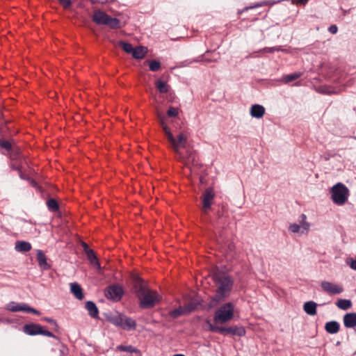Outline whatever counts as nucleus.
I'll return each mask as SVG.
<instances>
[{
	"instance_id": "f257e3e1",
	"label": "nucleus",
	"mask_w": 356,
	"mask_h": 356,
	"mask_svg": "<svg viewBox=\"0 0 356 356\" xmlns=\"http://www.w3.org/2000/svg\"><path fill=\"white\" fill-rule=\"evenodd\" d=\"M157 117L167 136L168 140L178 156L179 160L192 171V167L197 165V155L195 152L187 145V136L181 133L178 135L177 139L175 138L170 129L165 123V116L159 113Z\"/></svg>"
},
{
	"instance_id": "f03ea898",
	"label": "nucleus",
	"mask_w": 356,
	"mask_h": 356,
	"mask_svg": "<svg viewBox=\"0 0 356 356\" xmlns=\"http://www.w3.org/2000/svg\"><path fill=\"white\" fill-rule=\"evenodd\" d=\"M134 284L140 307L152 308L161 301V296L156 291L150 289L147 284L139 277L134 276Z\"/></svg>"
},
{
	"instance_id": "7ed1b4c3",
	"label": "nucleus",
	"mask_w": 356,
	"mask_h": 356,
	"mask_svg": "<svg viewBox=\"0 0 356 356\" xmlns=\"http://www.w3.org/2000/svg\"><path fill=\"white\" fill-rule=\"evenodd\" d=\"M213 277L216 291L214 297L210 302V307L216 306L219 302L228 297L233 286V280L227 274L216 272Z\"/></svg>"
},
{
	"instance_id": "20e7f679",
	"label": "nucleus",
	"mask_w": 356,
	"mask_h": 356,
	"mask_svg": "<svg viewBox=\"0 0 356 356\" xmlns=\"http://www.w3.org/2000/svg\"><path fill=\"white\" fill-rule=\"evenodd\" d=\"M106 319L114 325L125 330H134L136 327V321L123 314H111L106 316Z\"/></svg>"
},
{
	"instance_id": "39448f33",
	"label": "nucleus",
	"mask_w": 356,
	"mask_h": 356,
	"mask_svg": "<svg viewBox=\"0 0 356 356\" xmlns=\"http://www.w3.org/2000/svg\"><path fill=\"white\" fill-rule=\"evenodd\" d=\"M332 202L339 206L343 205L350 195L349 189L342 183H337L330 190Z\"/></svg>"
},
{
	"instance_id": "423d86ee",
	"label": "nucleus",
	"mask_w": 356,
	"mask_h": 356,
	"mask_svg": "<svg viewBox=\"0 0 356 356\" xmlns=\"http://www.w3.org/2000/svg\"><path fill=\"white\" fill-rule=\"evenodd\" d=\"M234 305L227 302L220 307L215 312L213 320L216 323H225L233 318Z\"/></svg>"
},
{
	"instance_id": "0eeeda50",
	"label": "nucleus",
	"mask_w": 356,
	"mask_h": 356,
	"mask_svg": "<svg viewBox=\"0 0 356 356\" xmlns=\"http://www.w3.org/2000/svg\"><path fill=\"white\" fill-rule=\"evenodd\" d=\"M92 20L97 24L107 25L111 29L120 28V22L118 19L111 17L105 12L100 10H97L94 12Z\"/></svg>"
},
{
	"instance_id": "6e6552de",
	"label": "nucleus",
	"mask_w": 356,
	"mask_h": 356,
	"mask_svg": "<svg viewBox=\"0 0 356 356\" xmlns=\"http://www.w3.org/2000/svg\"><path fill=\"white\" fill-rule=\"evenodd\" d=\"M311 224L307 221V216L302 213L299 216L298 223L293 222L289 225L288 229L292 234L307 235L310 230Z\"/></svg>"
},
{
	"instance_id": "1a4fd4ad",
	"label": "nucleus",
	"mask_w": 356,
	"mask_h": 356,
	"mask_svg": "<svg viewBox=\"0 0 356 356\" xmlns=\"http://www.w3.org/2000/svg\"><path fill=\"white\" fill-rule=\"evenodd\" d=\"M23 331L26 334L31 336L42 334L49 337L55 338V336L52 332L43 330L42 327L40 325L36 323L26 324L23 327Z\"/></svg>"
},
{
	"instance_id": "9d476101",
	"label": "nucleus",
	"mask_w": 356,
	"mask_h": 356,
	"mask_svg": "<svg viewBox=\"0 0 356 356\" xmlns=\"http://www.w3.org/2000/svg\"><path fill=\"white\" fill-rule=\"evenodd\" d=\"M323 291L329 295H338L343 291L342 284L328 281H323L321 283Z\"/></svg>"
},
{
	"instance_id": "9b49d317",
	"label": "nucleus",
	"mask_w": 356,
	"mask_h": 356,
	"mask_svg": "<svg viewBox=\"0 0 356 356\" xmlns=\"http://www.w3.org/2000/svg\"><path fill=\"white\" fill-rule=\"evenodd\" d=\"M6 309L13 312H24L28 313H32L35 315H40V312L38 310L29 307L28 305L25 303L18 304L14 302H11L6 305Z\"/></svg>"
},
{
	"instance_id": "f8f14e48",
	"label": "nucleus",
	"mask_w": 356,
	"mask_h": 356,
	"mask_svg": "<svg viewBox=\"0 0 356 356\" xmlns=\"http://www.w3.org/2000/svg\"><path fill=\"white\" fill-rule=\"evenodd\" d=\"M215 197V192L213 188H207L202 197V210L204 213H207V211L211 209V204Z\"/></svg>"
},
{
	"instance_id": "ddd939ff",
	"label": "nucleus",
	"mask_w": 356,
	"mask_h": 356,
	"mask_svg": "<svg viewBox=\"0 0 356 356\" xmlns=\"http://www.w3.org/2000/svg\"><path fill=\"white\" fill-rule=\"evenodd\" d=\"M105 296L108 299L119 300L122 296V289L118 286H111L105 290Z\"/></svg>"
},
{
	"instance_id": "4468645a",
	"label": "nucleus",
	"mask_w": 356,
	"mask_h": 356,
	"mask_svg": "<svg viewBox=\"0 0 356 356\" xmlns=\"http://www.w3.org/2000/svg\"><path fill=\"white\" fill-rule=\"evenodd\" d=\"M194 309H195V306H190L188 307H180L177 309L170 311L169 313V315L172 318H175L181 315L190 313L191 312H192Z\"/></svg>"
},
{
	"instance_id": "2eb2a0df",
	"label": "nucleus",
	"mask_w": 356,
	"mask_h": 356,
	"mask_svg": "<svg viewBox=\"0 0 356 356\" xmlns=\"http://www.w3.org/2000/svg\"><path fill=\"white\" fill-rule=\"evenodd\" d=\"M250 113L252 117L261 118L265 113V108L259 104H254L251 106Z\"/></svg>"
},
{
	"instance_id": "dca6fc26",
	"label": "nucleus",
	"mask_w": 356,
	"mask_h": 356,
	"mask_svg": "<svg viewBox=\"0 0 356 356\" xmlns=\"http://www.w3.org/2000/svg\"><path fill=\"white\" fill-rule=\"evenodd\" d=\"M344 326L348 328L356 326V313H348L343 316Z\"/></svg>"
},
{
	"instance_id": "f3484780",
	"label": "nucleus",
	"mask_w": 356,
	"mask_h": 356,
	"mask_svg": "<svg viewBox=\"0 0 356 356\" xmlns=\"http://www.w3.org/2000/svg\"><path fill=\"white\" fill-rule=\"evenodd\" d=\"M83 245L84 251L88 257V259L90 260L91 264L99 267V261H98L93 250L90 249L88 248V246L87 245V244L85 243H83Z\"/></svg>"
},
{
	"instance_id": "a211bd4d",
	"label": "nucleus",
	"mask_w": 356,
	"mask_h": 356,
	"mask_svg": "<svg viewBox=\"0 0 356 356\" xmlns=\"http://www.w3.org/2000/svg\"><path fill=\"white\" fill-rule=\"evenodd\" d=\"M316 307L317 304L314 301L306 302L303 305L305 312L310 316H314L316 314Z\"/></svg>"
},
{
	"instance_id": "6ab92c4d",
	"label": "nucleus",
	"mask_w": 356,
	"mask_h": 356,
	"mask_svg": "<svg viewBox=\"0 0 356 356\" xmlns=\"http://www.w3.org/2000/svg\"><path fill=\"white\" fill-rule=\"evenodd\" d=\"M37 259L40 267L43 270H47L50 266L47 262V258L42 250L37 251Z\"/></svg>"
},
{
	"instance_id": "aec40b11",
	"label": "nucleus",
	"mask_w": 356,
	"mask_h": 356,
	"mask_svg": "<svg viewBox=\"0 0 356 356\" xmlns=\"http://www.w3.org/2000/svg\"><path fill=\"white\" fill-rule=\"evenodd\" d=\"M86 309L88 311V313L92 318H98L99 310L93 302L87 301L86 302Z\"/></svg>"
},
{
	"instance_id": "412c9836",
	"label": "nucleus",
	"mask_w": 356,
	"mask_h": 356,
	"mask_svg": "<svg viewBox=\"0 0 356 356\" xmlns=\"http://www.w3.org/2000/svg\"><path fill=\"white\" fill-rule=\"evenodd\" d=\"M70 290L73 295L78 299L82 300L83 298V293L82 291V289L79 284L77 283H71L70 284Z\"/></svg>"
},
{
	"instance_id": "4be33fe9",
	"label": "nucleus",
	"mask_w": 356,
	"mask_h": 356,
	"mask_svg": "<svg viewBox=\"0 0 356 356\" xmlns=\"http://www.w3.org/2000/svg\"><path fill=\"white\" fill-rule=\"evenodd\" d=\"M147 54V49L144 47L140 46L134 48L132 51V56L136 59H142Z\"/></svg>"
},
{
	"instance_id": "5701e85b",
	"label": "nucleus",
	"mask_w": 356,
	"mask_h": 356,
	"mask_svg": "<svg viewBox=\"0 0 356 356\" xmlns=\"http://www.w3.org/2000/svg\"><path fill=\"white\" fill-rule=\"evenodd\" d=\"M339 327L337 321H330L325 324V329L330 334H336L339 332Z\"/></svg>"
},
{
	"instance_id": "b1692460",
	"label": "nucleus",
	"mask_w": 356,
	"mask_h": 356,
	"mask_svg": "<svg viewBox=\"0 0 356 356\" xmlns=\"http://www.w3.org/2000/svg\"><path fill=\"white\" fill-rule=\"evenodd\" d=\"M302 72H294L292 74H286V75L283 76L281 78L280 81H281V82H282L284 83H288L294 80L298 79V78H300L302 76Z\"/></svg>"
},
{
	"instance_id": "393cba45",
	"label": "nucleus",
	"mask_w": 356,
	"mask_h": 356,
	"mask_svg": "<svg viewBox=\"0 0 356 356\" xmlns=\"http://www.w3.org/2000/svg\"><path fill=\"white\" fill-rule=\"evenodd\" d=\"M31 249V245L26 241H17L15 243V250L18 252H25Z\"/></svg>"
},
{
	"instance_id": "a878e982",
	"label": "nucleus",
	"mask_w": 356,
	"mask_h": 356,
	"mask_svg": "<svg viewBox=\"0 0 356 356\" xmlns=\"http://www.w3.org/2000/svg\"><path fill=\"white\" fill-rule=\"evenodd\" d=\"M232 334V335H238L243 336L245 334V330L242 327H226V334Z\"/></svg>"
},
{
	"instance_id": "bb28decb",
	"label": "nucleus",
	"mask_w": 356,
	"mask_h": 356,
	"mask_svg": "<svg viewBox=\"0 0 356 356\" xmlns=\"http://www.w3.org/2000/svg\"><path fill=\"white\" fill-rule=\"evenodd\" d=\"M336 305L342 310H347L352 307V302L347 299H339L336 302Z\"/></svg>"
},
{
	"instance_id": "cd10ccee",
	"label": "nucleus",
	"mask_w": 356,
	"mask_h": 356,
	"mask_svg": "<svg viewBox=\"0 0 356 356\" xmlns=\"http://www.w3.org/2000/svg\"><path fill=\"white\" fill-rule=\"evenodd\" d=\"M156 86L161 93H166L168 92L169 86L161 80H157L156 81Z\"/></svg>"
},
{
	"instance_id": "c85d7f7f",
	"label": "nucleus",
	"mask_w": 356,
	"mask_h": 356,
	"mask_svg": "<svg viewBox=\"0 0 356 356\" xmlns=\"http://www.w3.org/2000/svg\"><path fill=\"white\" fill-rule=\"evenodd\" d=\"M117 350H120V351L131 353H140V350L138 349H137L136 348H135L132 346L120 345V346H117Z\"/></svg>"
},
{
	"instance_id": "c756f323",
	"label": "nucleus",
	"mask_w": 356,
	"mask_h": 356,
	"mask_svg": "<svg viewBox=\"0 0 356 356\" xmlns=\"http://www.w3.org/2000/svg\"><path fill=\"white\" fill-rule=\"evenodd\" d=\"M119 46L127 53L128 54H132L134 47L132 45L129 43L120 41L119 42Z\"/></svg>"
},
{
	"instance_id": "7c9ffc66",
	"label": "nucleus",
	"mask_w": 356,
	"mask_h": 356,
	"mask_svg": "<svg viewBox=\"0 0 356 356\" xmlns=\"http://www.w3.org/2000/svg\"><path fill=\"white\" fill-rule=\"evenodd\" d=\"M48 209L51 211H56L58 209V204L54 199H49L47 202Z\"/></svg>"
},
{
	"instance_id": "2f4dec72",
	"label": "nucleus",
	"mask_w": 356,
	"mask_h": 356,
	"mask_svg": "<svg viewBox=\"0 0 356 356\" xmlns=\"http://www.w3.org/2000/svg\"><path fill=\"white\" fill-rule=\"evenodd\" d=\"M149 69L152 72L158 71L161 67V63L155 60H151L149 64Z\"/></svg>"
},
{
	"instance_id": "473e14b6",
	"label": "nucleus",
	"mask_w": 356,
	"mask_h": 356,
	"mask_svg": "<svg viewBox=\"0 0 356 356\" xmlns=\"http://www.w3.org/2000/svg\"><path fill=\"white\" fill-rule=\"evenodd\" d=\"M11 167L13 168V169L18 170L19 172L20 177L22 179H24L23 175L21 172V170H22V165L21 163L18 165L17 163V162H15L14 160H13L12 163H11Z\"/></svg>"
},
{
	"instance_id": "72a5a7b5",
	"label": "nucleus",
	"mask_w": 356,
	"mask_h": 356,
	"mask_svg": "<svg viewBox=\"0 0 356 356\" xmlns=\"http://www.w3.org/2000/svg\"><path fill=\"white\" fill-rule=\"evenodd\" d=\"M346 263L352 269L356 270V259H354L352 257H348L346 260Z\"/></svg>"
},
{
	"instance_id": "f704fd0d",
	"label": "nucleus",
	"mask_w": 356,
	"mask_h": 356,
	"mask_svg": "<svg viewBox=\"0 0 356 356\" xmlns=\"http://www.w3.org/2000/svg\"><path fill=\"white\" fill-rule=\"evenodd\" d=\"M60 4L64 8L68 9L72 6V1L70 0H58Z\"/></svg>"
},
{
	"instance_id": "c9c22d12",
	"label": "nucleus",
	"mask_w": 356,
	"mask_h": 356,
	"mask_svg": "<svg viewBox=\"0 0 356 356\" xmlns=\"http://www.w3.org/2000/svg\"><path fill=\"white\" fill-rule=\"evenodd\" d=\"M273 3H271L270 1H261L259 3H257L252 6H250L249 7L248 9L249 8H257V7H261V6H266V5H268V4H273Z\"/></svg>"
},
{
	"instance_id": "e433bc0d",
	"label": "nucleus",
	"mask_w": 356,
	"mask_h": 356,
	"mask_svg": "<svg viewBox=\"0 0 356 356\" xmlns=\"http://www.w3.org/2000/svg\"><path fill=\"white\" fill-rule=\"evenodd\" d=\"M178 114V110L176 108L170 107L168 111V115L170 117H175Z\"/></svg>"
},
{
	"instance_id": "4c0bfd02",
	"label": "nucleus",
	"mask_w": 356,
	"mask_h": 356,
	"mask_svg": "<svg viewBox=\"0 0 356 356\" xmlns=\"http://www.w3.org/2000/svg\"><path fill=\"white\" fill-rule=\"evenodd\" d=\"M0 146L7 150L11 148V144L7 140H0Z\"/></svg>"
},
{
	"instance_id": "58836bf2",
	"label": "nucleus",
	"mask_w": 356,
	"mask_h": 356,
	"mask_svg": "<svg viewBox=\"0 0 356 356\" xmlns=\"http://www.w3.org/2000/svg\"><path fill=\"white\" fill-rule=\"evenodd\" d=\"M43 320L44 321L53 325L56 328L58 327V324L55 320H54L52 318H44Z\"/></svg>"
},
{
	"instance_id": "ea45409f",
	"label": "nucleus",
	"mask_w": 356,
	"mask_h": 356,
	"mask_svg": "<svg viewBox=\"0 0 356 356\" xmlns=\"http://www.w3.org/2000/svg\"><path fill=\"white\" fill-rule=\"evenodd\" d=\"M281 49L280 47H266L264 49V51L265 52H268V53H272L275 51H280Z\"/></svg>"
},
{
	"instance_id": "a19ab883",
	"label": "nucleus",
	"mask_w": 356,
	"mask_h": 356,
	"mask_svg": "<svg viewBox=\"0 0 356 356\" xmlns=\"http://www.w3.org/2000/svg\"><path fill=\"white\" fill-rule=\"evenodd\" d=\"M338 31V28L336 25H332L329 27V31L332 33L335 34Z\"/></svg>"
},
{
	"instance_id": "79ce46f5",
	"label": "nucleus",
	"mask_w": 356,
	"mask_h": 356,
	"mask_svg": "<svg viewBox=\"0 0 356 356\" xmlns=\"http://www.w3.org/2000/svg\"><path fill=\"white\" fill-rule=\"evenodd\" d=\"M218 325L216 324H209V330L212 332H217Z\"/></svg>"
},
{
	"instance_id": "37998d69",
	"label": "nucleus",
	"mask_w": 356,
	"mask_h": 356,
	"mask_svg": "<svg viewBox=\"0 0 356 356\" xmlns=\"http://www.w3.org/2000/svg\"><path fill=\"white\" fill-rule=\"evenodd\" d=\"M217 332L222 334H226V327H220L218 325Z\"/></svg>"
},
{
	"instance_id": "c03bdc74",
	"label": "nucleus",
	"mask_w": 356,
	"mask_h": 356,
	"mask_svg": "<svg viewBox=\"0 0 356 356\" xmlns=\"http://www.w3.org/2000/svg\"><path fill=\"white\" fill-rule=\"evenodd\" d=\"M197 305H198L197 302H195L194 301H191V302H189L187 305L184 306V307H188L190 306H195V309Z\"/></svg>"
},
{
	"instance_id": "a18cd8bd",
	"label": "nucleus",
	"mask_w": 356,
	"mask_h": 356,
	"mask_svg": "<svg viewBox=\"0 0 356 356\" xmlns=\"http://www.w3.org/2000/svg\"><path fill=\"white\" fill-rule=\"evenodd\" d=\"M308 1L309 0H297V3L298 4L305 5L308 2Z\"/></svg>"
},
{
	"instance_id": "49530a36",
	"label": "nucleus",
	"mask_w": 356,
	"mask_h": 356,
	"mask_svg": "<svg viewBox=\"0 0 356 356\" xmlns=\"http://www.w3.org/2000/svg\"><path fill=\"white\" fill-rule=\"evenodd\" d=\"M92 3H104L106 1V0H91Z\"/></svg>"
},
{
	"instance_id": "de8ad7c7",
	"label": "nucleus",
	"mask_w": 356,
	"mask_h": 356,
	"mask_svg": "<svg viewBox=\"0 0 356 356\" xmlns=\"http://www.w3.org/2000/svg\"><path fill=\"white\" fill-rule=\"evenodd\" d=\"M324 92L327 93V94H331V93H333L334 92H333V91H332V90H330V89H327V90H326V91H324Z\"/></svg>"
},
{
	"instance_id": "09e8293b",
	"label": "nucleus",
	"mask_w": 356,
	"mask_h": 356,
	"mask_svg": "<svg viewBox=\"0 0 356 356\" xmlns=\"http://www.w3.org/2000/svg\"><path fill=\"white\" fill-rule=\"evenodd\" d=\"M31 184L33 186H35L36 184L34 181H31Z\"/></svg>"
}]
</instances>
